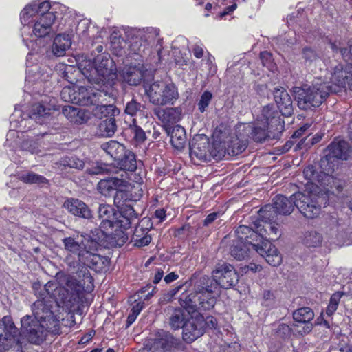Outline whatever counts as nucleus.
Segmentation results:
<instances>
[{
    "label": "nucleus",
    "mask_w": 352,
    "mask_h": 352,
    "mask_svg": "<svg viewBox=\"0 0 352 352\" xmlns=\"http://www.w3.org/2000/svg\"><path fill=\"white\" fill-rule=\"evenodd\" d=\"M56 278L58 283L49 281L42 290L38 294L36 292L40 298L32 305L34 318L41 323L49 324L51 329L56 327L58 320L52 310V302L47 298L54 299L58 305L63 304L72 308L78 302L80 294L84 289L82 285L71 274L58 273Z\"/></svg>",
    "instance_id": "1"
},
{
    "label": "nucleus",
    "mask_w": 352,
    "mask_h": 352,
    "mask_svg": "<svg viewBox=\"0 0 352 352\" xmlns=\"http://www.w3.org/2000/svg\"><path fill=\"white\" fill-rule=\"evenodd\" d=\"M331 82H314L293 88L298 107L302 110L320 107L330 94H339L346 88L352 91V64L333 67Z\"/></svg>",
    "instance_id": "2"
},
{
    "label": "nucleus",
    "mask_w": 352,
    "mask_h": 352,
    "mask_svg": "<svg viewBox=\"0 0 352 352\" xmlns=\"http://www.w3.org/2000/svg\"><path fill=\"white\" fill-rule=\"evenodd\" d=\"M82 74L92 85H100L113 89L117 78L116 66L109 54L95 56L94 63L85 60L80 64Z\"/></svg>",
    "instance_id": "3"
},
{
    "label": "nucleus",
    "mask_w": 352,
    "mask_h": 352,
    "mask_svg": "<svg viewBox=\"0 0 352 352\" xmlns=\"http://www.w3.org/2000/svg\"><path fill=\"white\" fill-rule=\"evenodd\" d=\"M22 336L11 316L0 319V352H23Z\"/></svg>",
    "instance_id": "4"
},
{
    "label": "nucleus",
    "mask_w": 352,
    "mask_h": 352,
    "mask_svg": "<svg viewBox=\"0 0 352 352\" xmlns=\"http://www.w3.org/2000/svg\"><path fill=\"white\" fill-rule=\"evenodd\" d=\"M146 93L149 101L158 106L174 104L179 96L178 89L175 83L159 80L150 85L148 88L146 89Z\"/></svg>",
    "instance_id": "5"
},
{
    "label": "nucleus",
    "mask_w": 352,
    "mask_h": 352,
    "mask_svg": "<svg viewBox=\"0 0 352 352\" xmlns=\"http://www.w3.org/2000/svg\"><path fill=\"white\" fill-rule=\"evenodd\" d=\"M104 235L105 232L103 230L96 229L93 232V236L85 237L83 239L78 236L66 237L63 239V243L65 250L76 254L80 260L87 249L97 250L99 241L104 239Z\"/></svg>",
    "instance_id": "6"
},
{
    "label": "nucleus",
    "mask_w": 352,
    "mask_h": 352,
    "mask_svg": "<svg viewBox=\"0 0 352 352\" xmlns=\"http://www.w3.org/2000/svg\"><path fill=\"white\" fill-rule=\"evenodd\" d=\"M295 206L306 218L314 219L320 212L324 197L311 192H298L292 195Z\"/></svg>",
    "instance_id": "7"
},
{
    "label": "nucleus",
    "mask_w": 352,
    "mask_h": 352,
    "mask_svg": "<svg viewBox=\"0 0 352 352\" xmlns=\"http://www.w3.org/2000/svg\"><path fill=\"white\" fill-rule=\"evenodd\" d=\"M96 85L98 87L94 88L78 87L76 104L81 106L95 105L105 102L107 97H113V89H109V87H106L101 84Z\"/></svg>",
    "instance_id": "8"
},
{
    "label": "nucleus",
    "mask_w": 352,
    "mask_h": 352,
    "mask_svg": "<svg viewBox=\"0 0 352 352\" xmlns=\"http://www.w3.org/2000/svg\"><path fill=\"white\" fill-rule=\"evenodd\" d=\"M21 323V331L25 334L29 341L33 344H40L43 341L46 331H51L49 324L41 323L35 318H32L30 315L23 317Z\"/></svg>",
    "instance_id": "9"
},
{
    "label": "nucleus",
    "mask_w": 352,
    "mask_h": 352,
    "mask_svg": "<svg viewBox=\"0 0 352 352\" xmlns=\"http://www.w3.org/2000/svg\"><path fill=\"white\" fill-rule=\"evenodd\" d=\"M217 289L218 285L214 277L206 275L197 280L193 287V290L205 300V302H202L205 309H212L214 307L216 302L214 293Z\"/></svg>",
    "instance_id": "10"
},
{
    "label": "nucleus",
    "mask_w": 352,
    "mask_h": 352,
    "mask_svg": "<svg viewBox=\"0 0 352 352\" xmlns=\"http://www.w3.org/2000/svg\"><path fill=\"white\" fill-rule=\"evenodd\" d=\"M212 274L217 285L226 289L234 287L239 280V274L234 267L226 263L218 264Z\"/></svg>",
    "instance_id": "11"
},
{
    "label": "nucleus",
    "mask_w": 352,
    "mask_h": 352,
    "mask_svg": "<svg viewBox=\"0 0 352 352\" xmlns=\"http://www.w3.org/2000/svg\"><path fill=\"white\" fill-rule=\"evenodd\" d=\"M189 149L190 157L194 164L210 161V145L206 135H195L190 143Z\"/></svg>",
    "instance_id": "12"
},
{
    "label": "nucleus",
    "mask_w": 352,
    "mask_h": 352,
    "mask_svg": "<svg viewBox=\"0 0 352 352\" xmlns=\"http://www.w3.org/2000/svg\"><path fill=\"white\" fill-rule=\"evenodd\" d=\"M292 316L296 322L292 325L295 331L294 335L305 336L312 331L314 325L311 321L314 318V312L311 308L308 307L299 308L293 312Z\"/></svg>",
    "instance_id": "13"
},
{
    "label": "nucleus",
    "mask_w": 352,
    "mask_h": 352,
    "mask_svg": "<svg viewBox=\"0 0 352 352\" xmlns=\"http://www.w3.org/2000/svg\"><path fill=\"white\" fill-rule=\"evenodd\" d=\"M257 121L276 131V135L273 137H280L284 131L285 122L281 119L279 112L274 109L272 105L263 107Z\"/></svg>",
    "instance_id": "14"
},
{
    "label": "nucleus",
    "mask_w": 352,
    "mask_h": 352,
    "mask_svg": "<svg viewBox=\"0 0 352 352\" xmlns=\"http://www.w3.org/2000/svg\"><path fill=\"white\" fill-rule=\"evenodd\" d=\"M180 344V340L175 338L170 333L164 330L159 331L155 335L151 350L157 352H165L172 348H176Z\"/></svg>",
    "instance_id": "15"
},
{
    "label": "nucleus",
    "mask_w": 352,
    "mask_h": 352,
    "mask_svg": "<svg viewBox=\"0 0 352 352\" xmlns=\"http://www.w3.org/2000/svg\"><path fill=\"white\" fill-rule=\"evenodd\" d=\"M153 223L149 218H143L136 226L132 236L134 245L138 248L148 245L151 241V236L148 234Z\"/></svg>",
    "instance_id": "16"
},
{
    "label": "nucleus",
    "mask_w": 352,
    "mask_h": 352,
    "mask_svg": "<svg viewBox=\"0 0 352 352\" xmlns=\"http://www.w3.org/2000/svg\"><path fill=\"white\" fill-rule=\"evenodd\" d=\"M273 96L280 113L285 117L291 116L294 113L293 101L287 90L283 87H276Z\"/></svg>",
    "instance_id": "17"
},
{
    "label": "nucleus",
    "mask_w": 352,
    "mask_h": 352,
    "mask_svg": "<svg viewBox=\"0 0 352 352\" xmlns=\"http://www.w3.org/2000/svg\"><path fill=\"white\" fill-rule=\"evenodd\" d=\"M256 250L266 261L272 266H278L282 262V256L277 248L270 241H266L262 245H254Z\"/></svg>",
    "instance_id": "18"
},
{
    "label": "nucleus",
    "mask_w": 352,
    "mask_h": 352,
    "mask_svg": "<svg viewBox=\"0 0 352 352\" xmlns=\"http://www.w3.org/2000/svg\"><path fill=\"white\" fill-rule=\"evenodd\" d=\"M63 206L75 217L85 219H91L93 217L92 212L89 206L78 199L68 198L65 201Z\"/></svg>",
    "instance_id": "19"
},
{
    "label": "nucleus",
    "mask_w": 352,
    "mask_h": 352,
    "mask_svg": "<svg viewBox=\"0 0 352 352\" xmlns=\"http://www.w3.org/2000/svg\"><path fill=\"white\" fill-rule=\"evenodd\" d=\"M328 154L325 160H322V164L327 162L328 157L337 158L342 160H346L350 153V146L349 143L343 140L336 139L327 147Z\"/></svg>",
    "instance_id": "20"
},
{
    "label": "nucleus",
    "mask_w": 352,
    "mask_h": 352,
    "mask_svg": "<svg viewBox=\"0 0 352 352\" xmlns=\"http://www.w3.org/2000/svg\"><path fill=\"white\" fill-rule=\"evenodd\" d=\"M95 250L87 249L79 261L96 272L100 273L106 271L108 266V259L98 254L93 253L92 251Z\"/></svg>",
    "instance_id": "21"
},
{
    "label": "nucleus",
    "mask_w": 352,
    "mask_h": 352,
    "mask_svg": "<svg viewBox=\"0 0 352 352\" xmlns=\"http://www.w3.org/2000/svg\"><path fill=\"white\" fill-rule=\"evenodd\" d=\"M146 71L143 64L131 65L122 69V76L124 80L129 85L137 86L142 82Z\"/></svg>",
    "instance_id": "22"
},
{
    "label": "nucleus",
    "mask_w": 352,
    "mask_h": 352,
    "mask_svg": "<svg viewBox=\"0 0 352 352\" xmlns=\"http://www.w3.org/2000/svg\"><path fill=\"white\" fill-rule=\"evenodd\" d=\"M179 301L181 305L188 314L210 309L204 308L202 302H205V300L195 290L190 294H182L179 298Z\"/></svg>",
    "instance_id": "23"
},
{
    "label": "nucleus",
    "mask_w": 352,
    "mask_h": 352,
    "mask_svg": "<svg viewBox=\"0 0 352 352\" xmlns=\"http://www.w3.org/2000/svg\"><path fill=\"white\" fill-rule=\"evenodd\" d=\"M182 329L183 339L188 343L192 342L204 334L203 321L198 318H188Z\"/></svg>",
    "instance_id": "24"
},
{
    "label": "nucleus",
    "mask_w": 352,
    "mask_h": 352,
    "mask_svg": "<svg viewBox=\"0 0 352 352\" xmlns=\"http://www.w3.org/2000/svg\"><path fill=\"white\" fill-rule=\"evenodd\" d=\"M55 19L56 16L54 13H47L40 16L33 27L34 34L38 38L50 35L53 32L52 25Z\"/></svg>",
    "instance_id": "25"
},
{
    "label": "nucleus",
    "mask_w": 352,
    "mask_h": 352,
    "mask_svg": "<svg viewBox=\"0 0 352 352\" xmlns=\"http://www.w3.org/2000/svg\"><path fill=\"white\" fill-rule=\"evenodd\" d=\"M164 129L167 135L170 136V142L173 146L177 150L183 149L187 141L184 128L179 125H176L173 127L164 126Z\"/></svg>",
    "instance_id": "26"
},
{
    "label": "nucleus",
    "mask_w": 352,
    "mask_h": 352,
    "mask_svg": "<svg viewBox=\"0 0 352 352\" xmlns=\"http://www.w3.org/2000/svg\"><path fill=\"white\" fill-rule=\"evenodd\" d=\"M121 176L124 177L123 174ZM125 184V179L111 177L107 179H101L98 184V190L102 195L107 197L113 191L117 190L118 188L124 186Z\"/></svg>",
    "instance_id": "27"
},
{
    "label": "nucleus",
    "mask_w": 352,
    "mask_h": 352,
    "mask_svg": "<svg viewBox=\"0 0 352 352\" xmlns=\"http://www.w3.org/2000/svg\"><path fill=\"white\" fill-rule=\"evenodd\" d=\"M117 168L124 172H134L137 169V160L135 153L125 148L123 153L116 161Z\"/></svg>",
    "instance_id": "28"
},
{
    "label": "nucleus",
    "mask_w": 352,
    "mask_h": 352,
    "mask_svg": "<svg viewBox=\"0 0 352 352\" xmlns=\"http://www.w3.org/2000/svg\"><path fill=\"white\" fill-rule=\"evenodd\" d=\"M255 229L257 230L258 237L266 239V241H275L280 236L276 221L255 223Z\"/></svg>",
    "instance_id": "29"
},
{
    "label": "nucleus",
    "mask_w": 352,
    "mask_h": 352,
    "mask_svg": "<svg viewBox=\"0 0 352 352\" xmlns=\"http://www.w3.org/2000/svg\"><path fill=\"white\" fill-rule=\"evenodd\" d=\"M155 115L165 124H175L179 122L182 116V109L179 107L155 109Z\"/></svg>",
    "instance_id": "30"
},
{
    "label": "nucleus",
    "mask_w": 352,
    "mask_h": 352,
    "mask_svg": "<svg viewBox=\"0 0 352 352\" xmlns=\"http://www.w3.org/2000/svg\"><path fill=\"white\" fill-rule=\"evenodd\" d=\"M62 113L71 122L76 124L85 123L89 118L85 110L72 106L64 107Z\"/></svg>",
    "instance_id": "31"
},
{
    "label": "nucleus",
    "mask_w": 352,
    "mask_h": 352,
    "mask_svg": "<svg viewBox=\"0 0 352 352\" xmlns=\"http://www.w3.org/2000/svg\"><path fill=\"white\" fill-rule=\"evenodd\" d=\"M275 135L276 131L256 121L252 129L251 138L256 142H263L268 139L280 138V137H273Z\"/></svg>",
    "instance_id": "32"
},
{
    "label": "nucleus",
    "mask_w": 352,
    "mask_h": 352,
    "mask_svg": "<svg viewBox=\"0 0 352 352\" xmlns=\"http://www.w3.org/2000/svg\"><path fill=\"white\" fill-rule=\"evenodd\" d=\"M168 324L171 329L174 330L183 328L186 321L188 320V314L185 313L183 309L168 308Z\"/></svg>",
    "instance_id": "33"
},
{
    "label": "nucleus",
    "mask_w": 352,
    "mask_h": 352,
    "mask_svg": "<svg viewBox=\"0 0 352 352\" xmlns=\"http://www.w3.org/2000/svg\"><path fill=\"white\" fill-rule=\"evenodd\" d=\"M236 239L235 241H243L245 243L248 244L254 249V242L258 241V234L257 230L246 226H240L235 230Z\"/></svg>",
    "instance_id": "34"
},
{
    "label": "nucleus",
    "mask_w": 352,
    "mask_h": 352,
    "mask_svg": "<svg viewBox=\"0 0 352 352\" xmlns=\"http://www.w3.org/2000/svg\"><path fill=\"white\" fill-rule=\"evenodd\" d=\"M273 204L278 210L279 214H290L295 207L294 199L292 195L287 198L282 195H277L273 199Z\"/></svg>",
    "instance_id": "35"
},
{
    "label": "nucleus",
    "mask_w": 352,
    "mask_h": 352,
    "mask_svg": "<svg viewBox=\"0 0 352 352\" xmlns=\"http://www.w3.org/2000/svg\"><path fill=\"white\" fill-rule=\"evenodd\" d=\"M300 54L304 65L308 69L315 67L321 60L319 52L316 49L309 46L304 47L301 50Z\"/></svg>",
    "instance_id": "36"
},
{
    "label": "nucleus",
    "mask_w": 352,
    "mask_h": 352,
    "mask_svg": "<svg viewBox=\"0 0 352 352\" xmlns=\"http://www.w3.org/2000/svg\"><path fill=\"white\" fill-rule=\"evenodd\" d=\"M51 8L50 3L48 1H43L38 4L34 3L27 6L21 12V18L30 17L34 16L36 13L43 16L49 12Z\"/></svg>",
    "instance_id": "37"
},
{
    "label": "nucleus",
    "mask_w": 352,
    "mask_h": 352,
    "mask_svg": "<svg viewBox=\"0 0 352 352\" xmlns=\"http://www.w3.org/2000/svg\"><path fill=\"white\" fill-rule=\"evenodd\" d=\"M330 47L333 52H340L345 61L352 62V38L348 41L346 45L340 40L331 42Z\"/></svg>",
    "instance_id": "38"
},
{
    "label": "nucleus",
    "mask_w": 352,
    "mask_h": 352,
    "mask_svg": "<svg viewBox=\"0 0 352 352\" xmlns=\"http://www.w3.org/2000/svg\"><path fill=\"white\" fill-rule=\"evenodd\" d=\"M93 110L94 115L100 118H115L120 113V110L113 104H103L102 103H98Z\"/></svg>",
    "instance_id": "39"
},
{
    "label": "nucleus",
    "mask_w": 352,
    "mask_h": 352,
    "mask_svg": "<svg viewBox=\"0 0 352 352\" xmlns=\"http://www.w3.org/2000/svg\"><path fill=\"white\" fill-rule=\"evenodd\" d=\"M102 149L107 155H109L114 161L119 159V157L123 153L125 150L124 145L120 144L117 141L111 140L107 142H104L100 146Z\"/></svg>",
    "instance_id": "40"
},
{
    "label": "nucleus",
    "mask_w": 352,
    "mask_h": 352,
    "mask_svg": "<svg viewBox=\"0 0 352 352\" xmlns=\"http://www.w3.org/2000/svg\"><path fill=\"white\" fill-rule=\"evenodd\" d=\"M250 245L243 241H234L230 245V254L237 260H243L248 256Z\"/></svg>",
    "instance_id": "41"
},
{
    "label": "nucleus",
    "mask_w": 352,
    "mask_h": 352,
    "mask_svg": "<svg viewBox=\"0 0 352 352\" xmlns=\"http://www.w3.org/2000/svg\"><path fill=\"white\" fill-rule=\"evenodd\" d=\"M71 46V41L68 36L58 34L54 40L52 52L54 55L61 56L65 54L66 50Z\"/></svg>",
    "instance_id": "42"
},
{
    "label": "nucleus",
    "mask_w": 352,
    "mask_h": 352,
    "mask_svg": "<svg viewBox=\"0 0 352 352\" xmlns=\"http://www.w3.org/2000/svg\"><path fill=\"white\" fill-rule=\"evenodd\" d=\"M129 48L131 52L142 56L151 51L149 43L146 40H143L142 36H136L133 38L131 41Z\"/></svg>",
    "instance_id": "43"
},
{
    "label": "nucleus",
    "mask_w": 352,
    "mask_h": 352,
    "mask_svg": "<svg viewBox=\"0 0 352 352\" xmlns=\"http://www.w3.org/2000/svg\"><path fill=\"white\" fill-rule=\"evenodd\" d=\"M117 129L116 120L113 117L107 118L100 122L98 125V133L101 136L111 137Z\"/></svg>",
    "instance_id": "44"
},
{
    "label": "nucleus",
    "mask_w": 352,
    "mask_h": 352,
    "mask_svg": "<svg viewBox=\"0 0 352 352\" xmlns=\"http://www.w3.org/2000/svg\"><path fill=\"white\" fill-rule=\"evenodd\" d=\"M278 210L274 204L265 205L259 210L260 220L258 222H274L278 219Z\"/></svg>",
    "instance_id": "45"
},
{
    "label": "nucleus",
    "mask_w": 352,
    "mask_h": 352,
    "mask_svg": "<svg viewBox=\"0 0 352 352\" xmlns=\"http://www.w3.org/2000/svg\"><path fill=\"white\" fill-rule=\"evenodd\" d=\"M19 180L25 184H36L39 186H43L49 184V180L44 176L38 175L32 171L20 175Z\"/></svg>",
    "instance_id": "46"
},
{
    "label": "nucleus",
    "mask_w": 352,
    "mask_h": 352,
    "mask_svg": "<svg viewBox=\"0 0 352 352\" xmlns=\"http://www.w3.org/2000/svg\"><path fill=\"white\" fill-rule=\"evenodd\" d=\"M246 142L239 138L232 139L227 146V153L231 156H236L242 153L247 148Z\"/></svg>",
    "instance_id": "47"
},
{
    "label": "nucleus",
    "mask_w": 352,
    "mask_h": 352,
    "mask_svg": "<svg viewBox=\"0 0 352 352\" xmlns=\"http://www.w3.org/2000/svg\"><path fill=\"white\" fill-rule=\"evenodd\" d=\"M60 165L65 168L82 170L85 166V162L76 156L66 157L61 160Z\"/></svg>",
    "instance_id": "48"
},
{
    "label": "nucleus",
    "mask_w": 352,
    "mask_h": 352,
    "mask_svg": "<svg viewBox=\"0 0 352 352\" xmlns=\"http://www.w3.org/2000/svg\"><path fill=\"white\" fill-rule=\"evenodd\" d=\"M322 241L320 234L316 232H309L305 234L303 243L307 247L319 246Z\"/></svg>",
    "instance_id": "49"
},
{
    "label": "nucleus",
    "mask_w": 352,
    "mask_h": 352,
    "mask_svg": "<svg viewBox=\"0 0 352 352\" xmlns=\"http://www.w3.org/2000/svg\"><path fill=\"white\" fill-rule=\"evenodd\" d=\"M144 109V105L138 102L136 99L133 98L131 100L126 102L124 113L131 116H135L138 113L142 112Z\"/></svg>",
    "instance_id": "50"
},
{
    "label": "nucleus",
    "mask_w": 352,
    "mask_h": 352,
    "mask_svg": "<svg viewBox=\"0 0 352 352\" xmlns=\"http://www.w3.org/2000/svg\"><path fill=\"white\" fill-rule=\"evenodd\" d=\"M128 240V234L122 229H118L116 228V230L113 233L111 234V241L113 245L121 247Z\"/></svg>",
    "instance_id": "51"
},
{
    "label": "nucleus",
    "mask_w": 352,
    "mask_h": 352,
    "mask_svg": "<svg viewBox=\"0 0 352 352\" xmlns=\"http://www.w3.org/2000/svg\"><path fill=\"white\" fill-rule=\"evenodd\" d=\"M78 89L76 90L74 87H65L60 92L61 98L67 102L76 104Z\"/></svg>",
    "instance_id": "52"
},
{
    "label": "nucleus",
    "mask_w": 352,
    "mask_h": 352,
    "mask_svg": "<svg viewBox=\"0 0 352 352\" xmlns=\"http://www.w3.org/2000/svg\"><path fill=\"white\" fill-rule=\"evenodd\" d=\"M50 113V109L46 108L42 104L36 103L31 107L30 118L32 119H37L38 118L45 116Z\"/></svg>",
    "instance_id": "53"
},
{
    "label": "nucleus",
    "mask_w": 352,
    "mask_h": 352,
    "mask_svg": "<svg viewBox=\"0 0 352 352\" xmlns=\"http://www.w3.org/2000/svg\"><path fill=\"white\" fill-rule=\"evenodd\" d=\"M227 153V148L221 143L215 142L212 144V148L210 150V159L212 157L216 160L223 159Z\"/></svg>",
    "instance_id": "54"
},
{
    "label": "nucleus",
    "mask_w": 352,
    "mask_h": 352,
    "mask_svg": "<svg viewBox=\"0 0 352 352\" xmlns=\"http://www.w3.org/2000/svg\"><path fill=\"white\" fill-rule=\"evenodd\" d=\"M343 295L342 292H337L334 293L330 298L329 304L327 307L326 313L328 316H332L337 310L340 300Z\"/></svg>",
    "instance_id": "55"
},
{
    "label": "nucleus",
    "mask_w": 352,
    "mask_h": 352,
    "mask_svg": "<svg viewBox=\"0 0 352 352\" xmlns=\"http://www.w3.org/2000/svg\"><path fill=\"white\" fill-rule=\"evenodd\" d=\"M129 130L130 131L131 133L133 135V139L138 142V143H142L144 142L146 139V133L143 131V129L140 127L139 126L136 124H132L129 126Z\"/></svg>",
    "instance_id": "56"
},
{
    "label": "nucleus",
    "mask_w": 352,
    "mask_h": 352,
    "mask_svg": "<svg viewBox=\"0 0 352 352\" xmlns=\"http://www.w3.org/2000/svg\"><path fill=\"white\" fill-rule=\"evenodd\" d=\"M129 199V195L126 191L117 190L113 197V203L118 208H120L124 206V202Z\"/></svg>",
    "instance_id": "57"
},
{
    "label": "nucleus",
    "mask_w": 352,
    "mask_h": 352,
    "mask_svg": "<svg viewBox=\"0 0 352 352\" xmlns=\"http://www.w3.org/2000/svg\"><path fill=\"white\" fill-rule=\"evenodd\" d=\"M303 174L305 179L312 183L316 182H320V177L321 175L316 171L314 166H308L306 167L304 169Z\"/></svg>",
    "instance_id": "58"
},
{
    "label": "nucleus",
    "mask_w": 352,
    "mask_h": 352,
    "mask_svg": "<svg viewBox=\"0 0 352 352\" xmlns=\"http://www.w3.org/2000/svg\"><path fill=\"white\" fill-rule=\"evenodd\" d=\"M212 98V95L210 91H206L202 94L198 103V109L201 113H204L206 111V109L208 107Z\"/></svg>",
    "instance_id": "59"
},
{
    "label": "nucleus",
    "mask_w": 352,
    "mask_h": 352,
    "mask_svg": "<svg viewBox=\"0 0 352 352\" xmlns=\"http://www.w3.org/2000/svg\"><path fill=\"white\" fill-rule=\"evenodd\" d=\"M120 208V214L125 218H128L130 220L133 221L138 217V214L135 212L133 208L129 205H125Z\"/></svg>",
    "instance_id": "60"
},
{
    "label": "nucleus",
    "mask_w": 352,
    "mask_h": 352,
    "mask_svg": "<svg viewBox=\"0 0 352 352\" xmlns=\"http://www.w3.org/2000/svg\"><path fill=\"white\" fill-rule=\"evenodd\" d=\"M115 214L113 208L110 205L101 204L98 208V215L101 219H110Z\"/></svg>",
    "instance_id": "61"
},
{
    "label": "nucleus",
    "mask_w": 352,
    "mask_h": 352,
    "mask_svg": "<svg viewBox=\"0 0 352 352\" xmlns=\"http://www.w3.org/2000/svg\"><path fill=\"white\" fill-rule=\"evenodd\" d=\"M143 305L142 303L138 302L135 305H134L131 310V313L128 316L127 320H126V326L129 327L133 322L135 320L137 316L140 313L141 310L142 309Z\"/></svg>",
    "instance_id": "62"
},
{
    "label": "nucleus",
    "mask_w": 352,
    "mask_h": 352,
    "mask_svg": "<svg viewBox=\"0 0 352 352\" xmlns=\"http://www.w3.org/2000/svg\"><path fill=\"white\" fill-rule=\"evenodd\" d=\"M109 171L108 166L102 164H97L96 166L87 168L86 172L91 175H100Z\"/></svg>",
    "instance_id": "63"
},
{
    "label": "nucleus",
    "mask_w": 352,
    "mask_h": 352,
    "mask_svg": "<svg viewBox=\"0 0 352 352\" xmlns=\"http://www.w3.org/2000/svg\"><path fill=\"white\" fill-rule=\"evenodd\" d=\"M292 328L288 324L281 323L278 325L276 333L278 336L283 338H287L292 334Z\"/></svg>",
    "instance_id": "64"
}]
</instances>
